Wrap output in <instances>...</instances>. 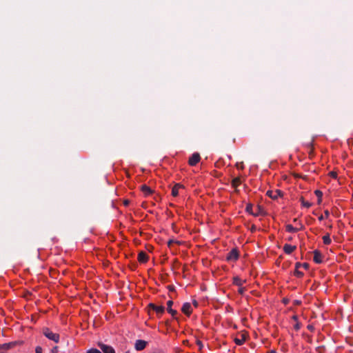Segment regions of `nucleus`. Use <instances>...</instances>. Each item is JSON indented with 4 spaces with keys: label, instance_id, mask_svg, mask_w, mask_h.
I'll return each instance as SVG.
<instances>
[{
    "label": "nucleus",
    "instance_id": "b1692460",
    "mask_svg": "<svg viewBox=\"0 0 353 353\" xmlns=\"http://www.w3.org/2000/svg\"><path fill=\"white\" fill-rule=\"evenodd\" d=\"M261 208L260 206H257L256 211L254 212H251V214H252L254 216H258L261 214Z\"/></svg>",
    "mask_w": 353,
    "mask_h": 353
},
{
    "label": "nucleus",
    "instance_id": "9d476101",
    "mask_svg": "<svg viewBox=\"0 0 353 353\" xmlns=\"http://www.w3.org/2000/svg\"><path fill=\"white\" fill-rule=\"evenodd\" d=\"M181 310L185 314H186L187 316H190L192 313L191 304L190 303H183Z\"/></svg>",
    "mask_w": 353,
    "mask_h": 353
},
{
    "label": "nucleus",
    "instance_id": "f704fd0d",
    "mask_svg": "<svg viewBox=\"0 0 353 353\" xmlns=\"http://www.w3.org/2000/svg\"><path fill=\"white\" fill-rule=\"evenodd\" d=\"M129 203H130V201H129V200H125V201H123V205H124L125 206H128V205H129Z\"/></svg>",
    "mask_w": 353,
    "mask_h": 353
},
{
    "label": "nucleus",
    "instance_id": "79ce46f5",
    "mask_svg": "<svg viewBox=\"0 0 353 353\" xmlns=\"http://www.w3.org/2000/svg\"><path fill=\"white\" fill-rule=\"evenodd\" d=\"M296 304H299V303H300V301H296Z\"/></svg>",
    "mask_w": 353,
    "mask_h": 353
},
{
    "label": "nucleus",
    "instance_id": "a19ab883",
    "mask_svg": "<svg viewBox=\"0 0 353 353\" xmlns=\"http://www.w3.org/2000/svg\"><path fill=\"white\" fill-rule=\"evenodd\" d=\"M269 353H276V352L274 350H272Z\"/></svg>",
    "mask_w": 353,
    "mask_h": 353
},
{
    "label": "nucleus",
    "instance_id": "dca6fc26",
    "mask_svg": "<svg viewBox=\"0 0 353 353\" xmlns=\"http://www.w3.org/2000/svg\"><path fill=\"white\" fill-rule=\"evenodd\" d=\"M183 188V185L179 184V183H176L174 185V187L172 188V195L173 196H178L179 194V190L180 188Z\"/></svg>",
    "mask_w": 353,
    "mask_h": 353
},
{
    "label": "nucleus",
    "instance_id": "aec40b11",
    "mask_svg": "<svg viewBox=\"0 0 353 353\" xmlns=\"http://www.w3.org/2000/svg\"><path fill=\"white\" fill-rule=\"evenodd\" d=\"M316 196L318 197V203H321V201H322V196H323V193L321 191L319 190H315L314 192Z\"/></svg>",
    "mask_w": 353,
    "mask_h": 353
},
{
    "label": "nucleus",
    "instance_id": "4be33fe9",
    "mask_svg": "<svg viewBox=\"0 0 353 353\" xmlns=\"http://www.w3.org/2000/svg\"><path fill=\"white\" fill-rule=\"evenodd\" d=\"M13 346V344L11 343H3V344H1L0 345V349H3V350H8L10 349V347H12Z\"/></svg>",
    "mask_w": 353,
    "mask_h": 353
},
{
    "label": "nucleus",
    "instance_id": "c85d7f7f",
    "mask_svg": "<svg viewBox=\"0 0 353 353\" xmlns=\"http://www.w3.org/2000/svg\"><path fill=\"white\" fill-rule=\"evenodd\" d=\"M330 175L331 177L336 179L337 176V174L335 172H330Z\"/></svg>",
    "mask_w": 353,
    "mask_h": 353
},
{
    "label": "nucleus",
    "instance_id": "f03ea898",
    "mask_svg": "<svg viewBox=\"0 0 353 353\" xmlns=\"http://www.w3.org/2000/svg\"><path fill=\"white\" fill-rule=\"evenodd\" d=\"M239 257V252L236 248L232 249L226 256L228 261H236Z\"/></svg>",
    "mask_w": 353,
    "mask_h": 353
},
{
    "label": "nucleus",
    "instance_id": "2eb2a0df",
    "mask_svg": "<svg viewBox=\"0 0 353 353\" xmlns=\"http://www.w3.org/2000/svg\"><path fill=\"white\" fill-rule=\"evenodd\" d=\"M301 263H296L295 265V270L294 272V276L298 278H301L303 276V272H301L299 268H301Z\"/></svg>",
    "mask_w": 353,
    "mask_h": 353
},
{
    "label": "nucleus",
    "instance_id": "423d86ee",
    "mask_svg": "<svg viewBox=\"0 0 353 353\" xmlns=\"http://www.w3.org/2000/svg\"><path fill=\"white\" fill-rule=\"evenodd\" d=\"M148 307L150 309L155 311L156 313L157 314H159V315H161L164 312V311H165L164 306H163V305L158 306V305H156L155 304L152 303L148 305Z\"/></svg>",
    "mask_w": 353,
    "mask_h": 353
},
{
    "label": "nucleus",
    "instance_id": "473e14b6",
    "mask_svg": "<svg viewBox=\"0 0 353 353\" xmlns=\"http://www.w3.org/2000/svg\"><path fill=\"white\" fill-rule=\"evenodd\" d=\"M324 214H325V218H328V217H329V216H330V212H329L327 210H325V211H324Z\"/></svg>",
    "mask_w": 353,
    "mask_h": 353
},
{
    "label": "nucleus",
    "instance_id": "7ed1b4c3",
    "mask_svg": "<svg viewBox=\"0 0 353 353\" xmlns=\"http://www.w3.org/2000/svg\"><path fill=\"white\" fill-rule=\"evenodd\" d=\"M303 229H304V225H303V223L301 222H299V228L294 227L290 224H288L285 226L286 232H290V233H295V232H297L298 231L302 230Z\"/></svg>",
    "mask_w": 353,
    "mask_h": 353
},
{
    "label": "nucleus",
    "instance_id": "2f4dec72",
    "mask_svg": "<svg viewBox=\"0 0 353 353\" xmlns=\"http://www.w3.org/2000/svg\"><path fill=\"white\" fill-rule=\"evenodd\" d=\"M196 344L199 347V349H201L203 347V344H202V342L201 341H196Z\"/></svg>",
    "mask_w": 353,
    "mask_h": 353
},
{
    "label": "nucleus",
    "instance_id": "4c0bfd02",
    "mask_svg": "<svg viewBox=\"0 0 353 353\" xmlns=\"http://www.w3.org/2000/svg\"><path fill=\"white\" fill-rule=\"evenodd\" d=\"M292 319L295 321H298V316L296 315H294L292 316Z\"/></svg>",
    "mask_w": 353,
    "mask_h": 353
},
{
    "label": "nucleus",
    "instance_id": "72a5a7b5",
    "mask_svg": "<svg viewBox=\"0 0 353 353\" xmlns=\"http://www.w3.org/2000/svg\"><path fill=\"white\" fill-rule=\"evenodd\" d=\"M294 329L296 330H298L300 329V324L299 323H297L295 325H294Z\"/></svg>",
    "mask_w": 353,
    "mask_h": 353
},
{
    "label": "nucleus",
    "instance_id": "393cba45",
    "mask_svg": "<svg viewBox=\"0 0 353 353\" xmlns=\"http://www.w3.org/2000/svg\"><path fill=\"white\" fill-rule=\"evenodd\" d=\"M253 205L250 203L248 204L246 206V212L251 214V212H254L252 211Z\"/></svg>",
    "mask_w": 353,
    "mask_h": 353
},
{
    "label": "nucleus",
    "instance_id": "58836bf2",
    "mask_svg": "<svg viewBox=\"0 0 353 353\" xmlns=\"http://www.w3.org/2000/svg\"><path fill=\"white\" fill-rule=\"evenodd\" d=\"M52 353H57V347H54L52 350Z\"/></svg>",
    "mask_w": 353,
    "mask_h": 353
},
{
    "label": "nucleus",
    "instance_id": "5701e85b",
    "mask_svg": "<svg viewBox=\"0 0 353 353\" xmlns=\"http://www.w3.org/2000/svg\"><path fill=\"white\" fill-rule=\"evenodd\" d=\"M301 205L303 207L309 208L312 206V203L309 201H305L303 198H301Z\"/></svg>",
    "mask_w": 353,
    "mask_h": 353
},
{
    "label": "nucleus",
    "instance_id": "0eeeda50",
    "mask_svg": "<svg viewBox=\"0 0 353 353\" xmlns=\"http://www.w3.org/2000/svg\"><path fill=\"white\" fill-rule=\"evenodd\" d=\"M266 194L272 199H276L282 196V192L280 190H268Z\"/></svg>",
    "mask_w": 353,
    "mask_h": 353
},
{
    "label": "nucleus",
    "instance_id": "c756f323",
    "mask_svg": "<svg viewBox=\"0 0 353 353\" xmlns=\"http://www.w3.org/2000/svg\"><path fill=\"white\" fill-rule=\"evenodd\" d=\"M293 222L297 225V228H299V222H301L297 218H294L293 219Z\"/></svg>",
    "mask_w": 353,
    "mask_h": 353
},
{
    "label": "nucleus",
    "instance_id": "f8f14e48",
    "mask_svg": "<svg viewBox=\"0 0 353 353\" xmlns=\"http://www.w3.org/2000/svg\"><path fill=\"white\" fill-rule=\"evenodd\" d=\"M148 255L143 251H141L138 254V261L140 263H145L148 261Z\"/></svg>",
    "mask_w": 353,
    "mask_h": 353
},
{
    "label": "nucleus",
    "instance_id": "a878e982",
    "mask_svg": "<svg viewBox=\"0 0 353 353\" xmlns=\"http://www.w3.org/2000/svg\"><path fill=\"white\" fill-rule=\"evenodd\" d=\"M245 292V288H243V287H242V286L239 287V290H238V292H239L240 294L243 295V294H244V292Z\"/></svg>",
    "mask_w": 353,
    "mask_h": 353
},
{
    "label": "nucleus",
    "instance_id": "6e6552de",
    "mask_svg": "<svg viewBox=\"0 0 353 353\" xmlns=\"http://www.w3.org/2000/svg\"><path fill=\"white\" fill-rule=\"evenodd\" d=\"M99 347L103 353H115L114 348L110 345L99 343Z\"/></svg>",
    "mask_w": 353,
    "mask_h": 353
},
{
    "label": "nucleus",
    "instance_id": "f257e3e1",
    "mask_svg": "<svg viewBox=\"0 0 353 353\" xmlns=\"http://www.w3.org/2000/svg\"><path fill=\"white\" fill-rule=\"evenodd\" d=\"M43 334L48 339L53 341L55 343L59 341V335L57 333L52 332L49 328L46 327L43 330Z\"/></svg>",
    "mask_w": 353,
    "mask_h": 353
},
{
    "label": "nucleus",
    "instance_id": "bb28decb",
    "mask_svg": "<svg viewBox=\"0 0 353 353\" xmlns=\"http://www.w3.org/2000/svg\"><path fill=\"white\" fill-rule=\"evenodd\" d=\"M86 353H101L99 350L97 349H90L88 350Z\"/></svg>",
    "mask_w": 353,
    "mask_h": 353
},
{
    "label": "nucleus",
    "instance_id": "f3484780",
    "mask_svg": "<svg viewBox=\"0 0 353 353\" xmlns=\"http://www.w3.org/2000/svg\"><path fill=\"white\" fill-rule=\"evenodd\" d=\"M244 283H245V280H242L239 276H235L233 278V284L235 285L241 287Z\"/></svg>",
    "mask_w": 353,
    "mask_h": 353
},
{
    "label": "nucleus",
    "instance_id": "4468645a",
    "mask_svg": "<svg viewBox=\"0 0 353 353\" xmlns=\"http://www.w3.org/2000/svg\"><path fill=\"white\" fill-rule=\"evenodd\" d=\"M141 190L145 196H148L152 193V189L146 185H142Z\"/></svg>",
    "mask_w": 353,
    "mask_h": 353
},
{
    "label": "nucleus",
    "instance_id": "20e7f679",
    "mask_svg": "<svg viewBox=\"0 0 353 353\" xmlns=\"http://www.w3.org/2000/svg\"><path fill=\"white\" fill-rule=\"evenodd\" d=\"M200 159H201L200 154L197 152H194L189 158L188 163L191 166H194L200 161Z\"/></svg>",
    "mask_w": 353,
    "mask_h": 353
},
{
    "label": "nucleus",
    "instance_id": "39448f33",
    "mask_svg": "<svg viewBox=\"0 0 353 353\" xmlns=\"http://www.w3.org/2000/svg\"><path fill=\"white\" fill-rule=\"evenodd\" d=\"M147 345H148L147 341H145L144 340L139 339L135 341L134 348L137 351H141L146 347Z\"/></svg>",
    "mask_w": 353,
    "mask_h": 353
},
{
    "label": "nucleus",
    "instance_id": "e433bc0d",
    "mask_svg": "<svg viewBox=\"0 0 353 353\" xmlns=\"http://www.w3.org/2000/svg\"><path fill=\"white\" fill-rule=\"evenodd\" d=\"M325 217V214H323V215H321L319 217V221H323Z\"/></svg>",
    "mask_w": 353,
    "mask_h": 353
},
{
    "label": "nucleus",
    "instance_id": "412c9836",
    "mask_svg": "<svg viewBox=\"0 0 353 353\" xmlns=\"http://www.w3.org/2000/svg\"><path fill=\"white\" fill-rule=\"evenodd\" d=\"M245 339L243 336L241 337V339L236 338L234 339V342L237 345H241L244 343Z\"/></svg>",
    "mask_w": 353,
    "mask_h": 353
},
{
    "label": "nucleus",
    "instance_id": "ea45409f",
    "mask_svg": "<svg viewBox=\"0 0 353 353\" xmlns=\"http://www.w3.org/2000/svg\"><path fill=\"white\" fill-rule=\"evenodd\" d=\"M283 302L284 304H287L288 303V300L287 299H284L283 300Z\"/></svg>",
    "mask_w": 353,
    "mask_h": 353
},
{
    "label": "nucleus",
    "instance_id": "cd10ccee",
    "mask_svg": "<svg viewBox=\"0 0 353 353\" xmlns=\"http://www.w3.org/2000/svg\"><path fill=\"white\" fill-rule=\"evenodd\" d=\"M42 347L40 346H37L35 349L36 353H42Z\"/></svg>",
    "mask_w": 353,
    "mask_h": 353
},
{
    "label": "nucleus",
    "instance_id": "a211bd4d",
    "mask_svg": "<svg viewBox=\"0 0 353 353\" xmlns=\"http://www.w3.org/2000/svg\"><path fill=\"white\" fill-rule=\"evenodd\" d=\"M241 183V181L239 177L234 178L232 181V186L236 188Z\"/></svg>",
    "mask_w": 353,
    "mask_h": 353
},
{
    "label": "nucleus",
    "instance_id": "ddd939ff",
    "mask_svg": "<svg viewBox=\"0 0 353 353\" xmlns=\"http://www.w3.org/2000/svg\"><path fill=\"white\" fill-rule=\"evenodd\" d=\"M172 305H173V301L172 300H169L167 302V310L172 316H174V315L176 314L177 312L176 310L172 309Z\"/></svg>",
    "mask_w": 353,
    "mask_h": 353
},
{
    "label": "nucleus",
    "instance_id": "7c9ffc66",
    "mask_svg": "<svg viewBox=\"0 0 353 353\" xmlns=\"http://www.w3.org/2000/svg\"><path fill=\"white\" fill-rule=\"evenodd\" d=\"M305 269H307L309 268V264L307 263H301V266Z\"/></svg>",
    "mask_w": 353,
    "mask_h": 353
},
{
    "label": "nucleus",
    "instance_id": "9b49d317",
    "mask_svg": "<svg viewBox=\"0 0 353 353\" xmlns=\"http://www.w3.org/2000/svg\"><path fill=\"white\" fill-rule=\"evenodd\" d=\"M296 249V245H292L290 244H285L283 246V251L287 254H292Z\"/></svg>",
    "mask_w": 353,
    "mask_h": 353
},
{
    "label": "nucleus",
    "instance_id": "c9c22d12",
    "mask_svg": "<svg viewBox=\"0 0 353 353\" xmlns=\"http://www.w3.org/2000/svg\"><path fill=\"white\" fill-rule=\"evenodd\" d=\"M192 303H193L194 306L196 307L199 305V303L196 300H194Z\"/></svg>",
    "mask_w": 353,
    "mask_h": 353
},
{
    "label": "nucleus",
    "instance_id": "1a4fd4ad",
    "mask_svg": "<svg viewBox=\"0 0 353 353\" xmlns=\"http://www.w3.org/2000/svg\"><path fill=\"white\" fill-rule=\"evenodd\" d=\"M313 261L316 263H321L323 261V255L320 252V251L316 250L314 251V256H313Z\"/></svg>",
    "mask_w": 353,
    "mask_h": 353
},
{
    "label": "nucleus",
    "instance_id": "6ab92c4d",
    "mask_svg": "<svg viewBox=\"0 0 353 353\" xmlns=\"http://www.w3.org/2000/svg\"><path fill=\"white\" fill-rule=\"evenodd\" d=\"M323 241L325 245H330L332 241L329 233L323 236Z\"/></svg>",
    "mask_w": 353,
    "mask_h": 353
}]
</instances>
